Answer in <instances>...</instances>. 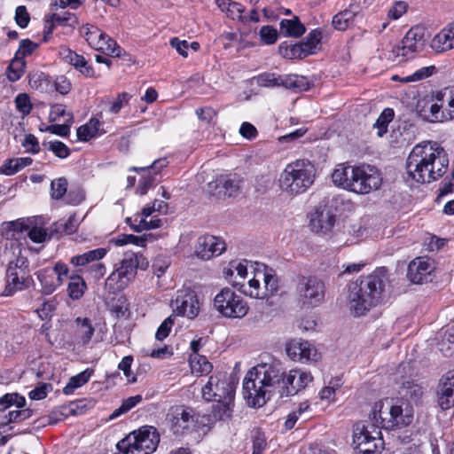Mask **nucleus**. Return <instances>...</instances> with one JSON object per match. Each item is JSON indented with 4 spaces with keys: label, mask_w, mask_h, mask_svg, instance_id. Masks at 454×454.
Instances as JSON below:
<instances>
[{
    "label": "nucleus",
    "mask_w": 454,
    "mask_h": 454,
    "mask_svg": "<svg viewBox=\"0 0 454 454\" xmlns=\"http://www.w3.org/2000/svg\"><path fill=\"white\" fill-rule=\"evenodd\" d=\"M91 372L85 370L75 376L70 378L68 383L63 388L65 395H71L74 391L87 383L90 378Z\"/></svg>",
    "instance_id": "44"
},
{
    "label": "nucleus",
    "mask_w": 454,
    "mask_h": 454,
    "mask_svg": "<svg viewBox=\"0 0 454 454\" xmlns=\"http://www.w3.org/2000/svg\"><path fill=\"white\" fill-rule=\"evenodd\" d=\"M287 356L294 362L301 364L317 363L321 354L311 342L302 339H294L286 345Z\"/></svg>",
    "instance_id": "19"
},
{
    "label": "nucleus",
    "mask_w": 454,
    "mask_h": 454,
    "mask_svg": "<svg viewBox=\"0 0 454 454\" xmlns=\"http://www.w3.org/2000/svg\"><path fill=\"white\" fill-rule=\"evenodd\" d=\"M215 3L221 11L225 12L231 20L247 22V17L243 15L245 8L242 4L231 0H215Z\"/></svg>",
    "instance_id": "34"
},
{
    "label": "nucleus",
    "mask_w": 454,
    "mask_h": 454,
    "mask_svg": "<svg viewBox=\"0 0 454 454\" xmlns=\"http://www.w3.org/2000/svg\"><path fill=\"white\" fill-rule=\"evenodd\" d=\"M236 382L226 372H217L209 377L202 387V397L207 402L231 400L235 396Z\"/></svg>",
    "instance_id": "12"
},
{
    "label": "nucleus",
    "mask_w": 454,
    "mask_h": 454,
    "mask_svg": "<svg viewBox=\"0 0 454 454\" xmlns=\"http://www.w3.org/2000/svg\"><path fill=\"white\" fill-rule=\"evenodd\" d=\"M215 188L222 187L228 196L234 195L240 184V179L236 175H224L218 176L215 181Z\"/></svg>",
    "instance_id": "37"
},
{
    "label": "nucleus",
    "mask_w": 454,
    "mask_h": 454,
    "mask_svg": "<svg viewBox=\"0 0 454 454\" xmlns=\"http://www.w3.org/2000/svg\"><path fill=\"white\" fill-rule=\"evenodd\" d=\"M313 377L300 369L284 373L279 362L262 364L249 371L243 381V395L248 405L262 407L276 393L280 397L297 394L305 388Z\"/></svg>",
    "instance_id": "1"
},
{
    "label": "nucleus",
    "mask_w": 454,
    "mask_h": 454,
    "mask_svg": "<svg viewBox=\"0 0 454 454\" xmlns=\"http://www.w3.org/2000/svg\"><path fill=\"white\" fill-rule=\"evenodd\" d=\"M425 30L420 27H411L394 47L392 52L398 62L412 59L415 54L421 51L425 46Z\"/></svg>",
    "instance_id": "15"
},
{
    "label": "nucleus",
    "mask_w": 454,
    "mask_h": 454,
    "mask_svg": "<svg viewBox=\"0 0 454 454\" xmlns=\"http://www.w3.org/2000/svg\"><path fill=\"white\" fill-rule=\"evenodd\" d=\"M321 38V32L317 30H313L307 35L305 41L302 43L303 44H306L307 48L310 49L311 54H314L316 53L318 48V44L320 43Z\"/></svg>",
    "instance_id": "60"
},
{
    "label": "nucleus",
    "mask_w": 454,
    "mask_h": 454,
    "mask_svg": "<svg viewBox=\"0 0 454 454\" xmlns=\"http://www.w3.org/2000/svg\"><path fill=\"white\" fill-rule=\"evenodd\" d=\"M59 54L67 63L73 66L86 77H93L95 75L93 67L88 64L82 55L77 54L75 51L67 47H62L59 51Z\"/></svg>",
    "instance_id": "31"
},
{
    "label": "nucleus",
    "mask_w": 454,
    "mask_h": 454,
    "mask_svg": "<svg viewBox=\"0 0 454 454\" xmlns=\"http://www.w3.org/2000/svg\"><path fill=\"white\" fill-rule=\"evenodd\" d=\"M434 70L435 67L434 66L421 67L420 69L414 72L412 74L402 78V82H411L423 80L432 75Z\"/></svg>",
    "instance_id": "53"
},
{
    "label": "nucleus",
    "mask_w": 454,
    "mask_h": 454,
    "mask_svg": "<svg viewBox=\"0 0 454 454\" xmlns=\"http://www.w3.org/2000/svg\"><path fill=\"white\" fill-rule=\"evenodd\" d=\"M431 49L436 53L454 49V21L442 28L430 42Z\"/></svg>",
    "instance_id": "28"
},
{
    "label": "nucleus",
    "mask_w": 454,
    "mask_h": 454,
    "mask_svg": "<svg viewBox=\"0 0 454 454\" xmlns=\"http://www.w3.org/2000/svg\"><path fill=\"white\" fill-rule=\"evenodd\" d=\"M173 325H174L173 317L169 316L159 326V328L155 333V338L158 340H163L165 338H167L168 336Z\"/></svg>",
    "instance_id": "62"
},
{
    "label": "nucleus",
    "mask_w": 454,
    "mask_h": 454,
    "mask_svg": "<svg viewBox=\"0 0 454 454\" xmlns=\"http://www.w3.org/2000/svg\"><path fill=\"white\" fill-rule=\"evenodd\" d=\"M106 254L105 248H96L93 250L87 251L82 254L74 255L70 259V262L74 266L86 268L91 263L102 259Z\"/></svg>",
    "instance_id": "32"
},
{
    "label": "nucleus",
    "mask_w": 454,
    "mask_h": 454,
    "mask_svg": "<svg viewBox=\"0 0 454 454\" xmlns=\"http://www.w3.org/2000/svg\"><path fill=\"white\" fill-rule=\"evenodd\" d=\"M113 243L116 246H124L127 244H134L137 247H145L146 238L143 236H135L133 234H122L113 239Z\"/></svg>",
    "instance_id": "47"
},
{
    "label": "nucleus",
    "mask_w": 454,
    "mask_h": 454,
    "mask_svg": "<svg viewBox=\"0 0 454 454\" xmlns=\"http://www.w3.org/2000/svg\"><path fill=\"white\" fill-rule=\"evenodd\" d=\"M225 248V243L221 239L215 236H202L197 240L195 254L202 260H208L220 255Z\"/></svg>",
    "instance_id": "23"
},
{
    "label": "nucleus",
    "mask_w": 454,
    "mask_h": 454,
    "mask_svg": "<svg viewBox=\"0 0 454 454\" xmlns=\"http://www.w3.org/2000/svg\"><path fill=\"white\" fill-rule=\"evenodd\" d=\"M15 21L19 27L25 28L27 27L30 21L29 13L27 11L26 6L20 5L15 11Z\"/></svg>",
    "instance_id": "63"
},
{
    "label": "nucleus",
    "mask_w": 454,
    "mask_h": 454,
    "mask_svg": "<svg viewBox=\"0 0 454 454\" xmlns=\"http://www.w3.org/2000/svg\"><path fill=\"white\" fill-rule=\"evenodd\" d=\"M174 312L178 316L189 319L195 318L200 310V303L197 294L190 289L178 292L176 300L172 302Z\"/></svg>",
    "instance_id": "22"
},
{
    "label": "nucleus",
    "mask_w": 454,
    "mask_h": 454,
    "mask_svg": "<svg viewBox=\"0 0 454 454\" xmlns=\"http://www.w3.org/2000/svg\"><path fill=\"white\" fill-rule=\"evenodd\" d=\"M49 150L52 152L57 157L60 159H66L70 154V150L66 144L61 141H51L49 142Z\"/></svg>",
    "instance_id": "55"
},
{
    "label": "nucleus",
    "mask_w": 454,
    "mask_h": 454,
    "mask_svg": "<svg viewBox=\"0 0 454 454\" xmlns=\"http://www.w3.org/2000/svg\"><path fill=\"white\" fill-rule=\"evenodd\" d=\"M81 33L88 43L96 51L112 56L120 57L122 49L108 35L102 32L98 27L86 24L81 28Z\"/></svg>",
    "instance_id": "16"
},
{
    "label": "nucleus",
    "mask_w": 454,
    "mask_h": 454,
    "mask_svg": "<svg viewBox=\"0 0 454 454\" xmlns=\"http://www.w3.org/2000/svg\"><path fill=\"white\" fill-rule=\"evenodd\" d=\"M195 113L200 121L208 125L215 124L217 112L214 108L210 106H205L196 109Z\"/></svg>",
    "instance_id": "51"
},
{
    "label": "nucleus",
    "mask_w": 454,
    "mask_h": 454,
    "mask_svg": "<svg viewBox=\"0 0 454 454\" xmlns=\"http://www.w3.org/2000/svg\"><path fill=\"white\" fill-rule=\"evenodd\" d=\"M26 61L14 55L8 68L7 77L12 82L18 81L25 72Z\"/></svg>",
    "instance_id": "45"
},
{
    "label": "nucleus",
    "mask_w": 454,
    "mask_h": 454,
    "mask_svg": "<svg viewBox=\"0 0 454 454\" xmlns=\"http://www.w3.org/2000/svg\"><path fill=\"white\" fill-rule=\"evenodd\" d=\"M168 162L166 159H158L155 160L152 165L145 167V168H131L130 170L143 172L141 176V179L139 181L137 186V192L140 195H145L148 189L155 182L154 176L160 173V171L167 166Z\"/></svg>",
    "instance_id": "27"
},
{
    "label": "nucleus",
    "mask_w": 454,
    "mask_h": 454,
    "mask_svg": "<svg viewBox=\"0 0 454 454\" xmlns=\"http://www.w3.org/2000/svg\"><path fill=\"white\" fill-rule=\"evenodd\" d=\"M165 420L173 434L184 436L196 430L198 416L192 407L176 404L169 407Z\"/></svg>",
    "instance_id": "10"
},
{
    "label": "nucleus",
    "mask_w": 454,
    "mask_h": 454,
    "mask_svg": "<svg viewBox=\"0 0 454 454\" xmlns=\"http://www.w3.org/2000/svg\"><path fill=\"white\" fill-rule=\"evenodd\" d=\"M325 289V283L318 278L301 276L298 278L296 294L303 306L314 307L324 300Z\"/></svg>",
    "instance_id": "14"
},
{
    "label": "nucleus",
    "mask_w": 454,
    "mask_h": 454,
    "mask_svg": "<svg viewBox=\"0 0 454 454\" xmlns=\"http://www.w3.org/2000/svg\"><path fill=\"white\" fill-rule=\"evenodd\" d=\"M67 180L65 177H59L51 184V196L53 200H60L67 192Z\"/></svg>",
    "instance_id": "48"
},
{
    "label": "nucleus",
    "mask_w": 454,
    "mask_h": 454,
    "mask_svg": "<svg viewBox=\"0 0 454 454\" xmlns=\"http://www.w3.org/2000/svg\"><path fill=\"white\" fill-rule=\"evenodd\" d=\"M279 52L286 59H303L311 54L309 48H307L303 43L292 45L281 43L279 45Z\"/></svg>",
    "instance_id": "35"
},
{
    "label": "nucleus",
    "mask_w": 454,
    "mask_h": 454,
    "mask_svg": "<svg viewBox=\"0 0 454 454\" xmlns=\"http://www.w3.org/2000/svg\"><path fill=\"white\" fill-rule=\"evenodd\" d=\"M449 166L445 150L436 142L424 141L410 153L406 170L409 177L419 184H429L442 177Z\"/></svg>",
    "instance_id": "2"
},
{
    "label": "nucleus",
    "mask_w": 454,
    "mask_h": 454,
    "mask_svg": "<svg viewBox=\"0 0 454 454\" xmlns=\"http://www.w3.org/2000/svg\"><path fill=\"white\" fill-rule=\"evenodd\" d=\"M68 268L66 264L58 262L53 268H45L36 272L37 279L41 284L43 294H51L57 287L63 283V278L67 277Z\"/></svg>",
    "instance_id": "20"
},
{
    "label": "nucleus",
    "mask_w": 454,
    "mask_h": 454,
    "mask_svg": "<svg viewBox=\"0 0 454 454\" xmlns=\"http://www.w3.org/2000/svg\"><path fill=\"white\" fill-rule=\"evenodd\" d=\"M190 365L192 372L198 376L208 374L213 369L212 364L207 359V357L199 354L191 355Z\"/></svg>",
    "instance_id": "41"
},
{
    "label": "nucleus",
    "mask_w": 454,
    "mask_h": 454,
    "mask_svg": "<svg viewBox=\"0 0 454 454\" xmlns=\"http://www.w3.org/2000/svg\"><path fill=\"white\" fill-rule=\"evenodd\" d=\"M56 309V302L54 300L44 301L41 308L37 309L35 312L42 320L49 319L52 317Z\"/></svg>",
    "instance_id": "58"
},
{
    "label": "nucleus",
    "mask_w": 454,
    "mask_h": 454,
    "mask_svg": "<svg viewBox=\"0 0 454 454\" xmlns=\"http://www.w3.org/2000/svg\"><path fill=\"white\" fill-rule=\"evenodd\" d=\"M304 32L305 27L297 17L292 20H282L280 22V33L286 36L299 37Z\"/></svg>",
    "instance_id": "40"
},
{
    "label": "nucleus",
    "mask_w": 454,
    "mask_h": 454,
    "mask_svg": "<svg viewBox=\"0 0 454 454\" xmlns=\"http://www.w3.org/2000/svg\"><path fill=\"white\" fill-rule=\"evenodd\" d=\"M130 98L131 96L127 92L119 93L117 98L112 102L109 112L114 114H118L129 103Z\"/></svg>",
    "instance_id": "59"
},
{
    "label": "nucleus",
    "mask_w": 454,
    "mask_h": 454,
    "mask_svg": "<svg viewBox=\"0 0 454 454\" xmlns=\"http://www.w3.org/2000/svg\"><path fill=\"white\" fill-rule=\"evenodd\" d=\"M454 190V173L446 176L439 187L438 199L451 193Z\"/></svg>",
    "instance_id": "64"
},
{
    "label": "nucleus",
    "mask_w": 454,
    "mask_h": 454,
    "mask_svg": "<svg viewBox=\"0 0 454 454\" xmlns=\"http://www.w3.org/2000/svg\"><path fill=\"white\" fill-rule=\"evenodd\" d=\"M106 271V265L98 261L95 263H91L86 268H81L79 270L81 274H86L87 278H92L94 280H99L105 275Z\"/></svg>",
    "instance_id": "46"
},
{
    "label": "nucleus",
    "mask_w": 454,
    "mask_h": 454,
    "mask_svg": "<svg viewBox=\"0 0 454 454\" xmlns=\"http://www.w3.org/2000/svg\"><path fill=\"white\" fill-rule=\"evenodd\" d=\"M384 403L377 402L374 403L369 415L371 422L376 423L381 428L396 429L407 427L411 424L414 416L412 406L407 403L392 405L387 411H383Z\"/></svg>",
    "instance_id": "6"
},
{
    "label": "nucleus",
    "mask_w": 454,
    "mask_h": 454,
    "mask_svg": "<svg viewBox=\"0 0 454 454\" xmlns=\"http://www.w3.org/2000/svg\"><path fill=\"white\" fill-rule=\"evenodd\" d=\"M14 405L18 410L10 411L7 417L10 423L22 422L33 415V410L24 409L26 398L18 393H7L0 397V411H4Z\"/></svg>",
    "instance_id": "21"
},
{
    "label": "nucleus",
    "mask_w": 454,
    "mask_h": 454,
    "mask_svg": "<svg viewBox=\"0 0 454 454\" xmlns=\"http://www.w3.org/2000/svg\"><path fill=\"white\" fill-rule=\"evenodd\" d=\"M387 273V270L384 267L376 269L370 275L359 278L350 286L349 303L354 316H364L380 301L388 281Z\"/></svg>",
    "instance_id": "4"
},
{
    "label": "nucleus",
    "mask_w": 454,
    "mask_h": 454,
    "mask_svg": "<svg viewBox=\"0 0 454 454\" xmlns=\"http://www.w3.org/2000/svg\"><path fill=\"white\" fill-rule=\"evenodd\" d=\"M403 398L411 403H417L423 395V387L414 381L403 383L400 392Z\"/></svg>",
    "instance_id": "38"
},
{
    "label": "nucleus",
    "mask_w": 454,
    "mask_h": 454,
    "mask_svg": "<svg viewBox=\"0 0 454 454\" xmlns=\"http://www.w3.org/2000/svg\"><path fill=\"white\" fill-rule=\"evenodd\" d=\"M52 22L59 26H72L76 22V17L69 12L54 13Z\"/></svg>",
    "instance_id": "56"
},
{
    "label": "nucleus",
    "mask_w": 454,
    "mask_h": 454,
    "mask_svg": "<svg viewBox=\"0 0 454 454\" xmlns=\"http://www.w3.org/2000/svg\"><path fill=\"white\" fill-rule=\"evenodd\" d=\"M86 290V283L79 275L70 277L67 286V294L73 300L80 299Z\"/></svg>",
    "instance_id": "42"
},
{
    "label": "nucleus",
    "mask_w": 454,
    "mask_h": 454,
    "mask_svg": "<svg viewBox=\"0 0 454 454\" xmlns=\"http://www.w3.org/2000/svg\"><path fill=\"white\" fill-rule=\"evenodd\" d=\"M278 290V280L272 269L264 267L258 270L254 278L248 281V289L243 292L255 299H265L274 295Z\"/></svg>",
    "instance_id": "13"
},
{
    "label": "nucleus",
    "mask_w": 454,
    "mask_h": 454,
    "mask_svg": "<svg viewBox=\"0 0 454 454\" xmlns=\"http://www.w3.org/2000/svg\"><path fill=\"white\" fill-rule=\"evenodd\" d=\"M133 363L132 356H124L121 361L118 364V369L122 371L127 380L130 383L136 381V377L133 375L131 372V364Z\"/></svg>",
    "instance_id": "57"
},
{
    "label": "nucleus",
    "mask_w": 454,
    "mask_h": 454,
    "mask_svg": "<svg viewBox=\"0 0 454 454\" xmlns=\"http://www.w3.org/2000/svg\"><path fill=\"white\" fill-rule=\"evenodd\" d=\"M256 83L262 87H284L286 89L306 90L309 89L305 77L296 74L279 75L273 73H263L256 76Z\"/></svg>",
    "instance_id": "18"
},
{
    "label": "nucleus",
    "mask_w": 454,
    "mask_h": 454,
    "mask_svg": "<svg viewBox=\"0 0 454 454\" xmlns=\"http://www.w3.org/2000/svg\"><path fill=\"white\" fill-rule=\"evenodd\" d=\"M129 283L117 270H114L106 279L105 289L109 294H114L124 290Z\"/></svg>",
    "instance_id": "36"
},
{
    "label": "nucleus",
    "mask_w": 454,
    "mask_h": 454,
    "mask_svg": "<svg viewBox=\"0 0 454 454\" xmlns=\"http://www.w3.org/2000/svg\"><path fill=\"white\" fill-rule=\"evenodd\" d=\"M336 223V208L331 201H321L311 214V230L318 234H328Z\"/></svg>",
    "instance_id": "17"
},
{
    "label": "nucleus",
    "mask_w": 454,
    "mask_h": 454,
    "mask_svg": "<svg viewBox=\"0 0 454 454\" xmlns=\"http://www.w3.org/2000/svg\"><path fill=\"white\" fill-rule=\"evenodd\" d=\"M234 405V399L217 401L212 406L208 422L214 423L219 420H225L231 418Z\"/></svg>",
    "instance_id": "33"
},
{
    "label": "nucleus",
    "mask_w": 454,
    "mask_h": 454,
    "mask_svg": "<svg viewBox=\"0 0 454 454\" xmlns=\"http://www.w3.org/2000/svg\"><path fill=\"white\" fill-rule=\"evenodd\" d=\"M316 169L308 160H296L288 163L279 176L280 189L290 194L305 192L314 183Z\"/></svg>",
    "instance_id": "5"
},
{
    "label": "nucleus",
    "mask_w": 454,
    "mask_h": 454,
    "mask_svg": "<svg viewBox=\"0 0 454 454\" xmlns=\"http://www.w3.org/2000/svg\"><path fill=\"white\" fill-rule=\"evenodd\" d=\"M335 186L359 195H366L380 188L382 176L377 168L369 164L340 163L332 173Z\"/></svg>",
    "instance_id": "3"
},
{
    "label": "nucleus",
    "mask_w": 454,
    "mask_h": 454,
    "mask_svg": "<svg viewBox=\"0 0 454 454\" xmlns=\"http://www.w3.org/2000/svg\"><path fill=\"white\" fill-rule=\"evenodd\" d=\"M214 309L223 317L240 319L247 316L249 306L243 296L231 287H223L215 296Z\"/></svg>",
    "instance_id": "9"
},
{
    "label": "nucleus",
    "mask_w": 454,
    "mask_h": 454,
    "mask_svg": "<svg viewBox=\"0 0 454 454\" xmlns=\"http://www.w3.org/2000/svg\"><path fill=\"white\" fill-rule=\"evenodd\" d=\"M380 427L371 422L366 425L364 422H357L354 426L353 444L363 454H375L382 449L383 440L381 438Z\"/></svg>",
    "instance_id": "11"
},
{
    "label": "nucleus",
    "mask_w": 454,
    "mask_h": 454,
    "mask_svg": "<svg viewBox=\"0 0 454 454\" xmlns=\"http://www.w3.org/2000/svg\"><path fill=\"white\" fill-rule=\"evenodd\" d=\"M436 397L442 410L454 406V372H449L442 377L437 386Z\"/></svg>",
    "instance_id": "26"
},
{
    "label": "nucleus",
    "mask_w": 454,
    "mask_h": 454,
    "mask_svg": "<svg viewBox=\"0 0 454 454\" xmlns=\"http://www.w3.org/2000/svg\"><path fill=\"white\" fill-rule=\"evenodd\" d=\"M38 44L30 39H23L20 42V46L15 52V56L25 59L27 56H30L36 49Z\"/></svg>",
    "instance_id": "52"
},
{
    "label": "nucleus",
    "mask_w": 454,
    "mask_h": 454,
    "mask_svg": "<svg viewBox=\"0 0 454 454\" xmlns=\"http://www.w3.org/2000/svg\"><path fill=\"white\" fill-rule=\"evenodd\" d=\"M73 328L76 344L82 347L88 346L95 333L92 321L88 317H76Z\"/></svg>",
    "instance_id": "29"
},
{
    "label": "nucleus",
    "mask_w": 454,
    "mask_h": 454,
    "mask_svg": "<svg viewBox=\"0 0 454 454\" xmlns=\"http://www.w3.org/2000/svg\"><path fill=\"white\" fill-rule=\"evenodd\" d=\"M33 282L29 261L26 255L18 248L14 259L11 260L5 271L4 294L11 296L16 292L28 288Z\"/></svg>",
    "instance_id": "8"
},
{
    "label": "nucleus",
    "mask_w": 454,
    "mask_h": 454,
    "mask_svg": "<svg viewBox=\"0 0 454 454\" xmlns=\"http://www.w3.org/2000/svg\"><path fill=\"white\" fill-rule=\"evenodd\" d=\"M52 389L51 384L42 383L39 386L35 387L28 393V396L32 400H43L44 399L48 393Z\"/></svg>",
    "instance_id": "61"
},
{
    "label": "nucleus",
    "mask_w": 454,
    "mask_h": 454,
    "mask_svg": "<svg viewBox=\"0 0 454 454\" xmlns=\"http://www.w3.org/2000/svg\"><path fill=\"white\" fill-rule=\"evenodd\" d=\"M148 261L143 254L135 252H126L120 265L115 268L124 278L131 282L137 275V270L146 269Z\"/></svg>",
    "instance_id": "24"
},
{
    "label": "nucleus",
    "mask_w": 454,
    "mask_h": 454,
    "mask_svg": "<svg viewBox=\"0 0 454 454\" xmlns=\"http://www.w3.org/2000/svg\"><path fill=\"white\" fill-rule=\"evenodd\" d=\"M361 6L357 2H352L348 6L333 17V27L339 31H345L350 27L356 17L359 15Z\"/></svg>",
    "instance_id": "30"
},
{
    "label": "nucleus",
    "mask_w": 454,
    "mask_h": 454,
    "mask_svg": "<svg viewBox=\"0 0 454 454\" xmlns=\"http://www.w3.org/2000/svg\"><path fill=\"white\" fill-rule=\"evenodd\" d=\"M28 83L32 89L43 90L47 87L49 81L44 73L33 71L28 74Z\"/></svg>",
    "instance_id": "49"
},
{
    "label": "nucleus",
    "mask_w": 454,
    "mask_h": 454,
    "mask_svg": "<svg viewBox=\"0 0 454 454\" xmlns=\"http://www.w3.org/2000/svg\"><path fill=\"white\" fill-rule=\"evenodd\" d=\"M101 123L98 119L91 118L87 123L77 129V137L80 141H89L99 134Z\"/></svg>",
    "instance_id": "39"
},
{
    "label": "nucleus",
    "mask_w": 454,
    "mask_h": 454,
    "mask_svg": "<svg viewBox=\"0 0 454 454\" xmlns=\"http://www.w3.org/2000/svg\"><path fill=\"white\" fill-rule=\"evenodd\" d=\"M434 270L433 261L427 257H417L408 265L407 277L415 284L427 282Z\"/></svg>",
    "instance_id": "25"
},
{
    "label": "nucleus",
    "mask_w": 454,
    "mask_h": 454,
    "mask_svg": "<svg viewBox=\"0 0 454 454\" xmlns=\"http://www.w3.org/2000/svg\"><path fill=\"white\" fill-rule=\"evenodd\" d=\"M394 115L395 113L392 108H385L381 112L373 125L377 129L378 137H381L387 132L388 124L392 121Z\"/></svg>",
    "instance_id": "43"
},
{
    "label": "nucleus",
    "mask_w": 454,
    "mask_h": 454,
    "mask_svg": "<svg viewBox=\"0 0 454 454\" xmlns=\"http://www.w3.org/2000/svg\"><path fill=\"white\" fill-rule=\"evenodd\" d=\"M160 433L153 426H143L117 443L121 454H152L160 443Z\"/></svg>",
    "instance_id": "7"
},
{
    "label": "nucleus",
    "mask_w": 454,
    "mask_h": 454,
    "mask_svg": "<svg viewBox=\"0 0 454 454\" xmlns=\"http://www.w3.org/2000/svg\"><path fill=\"white\" fill-rule=\"evenodd\" d=\"M60 117H67V122H73V114L70 112H67L66 106L62 104H55L51 106L50 111V121H58Z\"/></svg>",
    "instance_id": "50"
},
{
    "label": "nucleus",
    "mask_w": 454,
    "mask_h": 454,
    "mask_svg": "<svg viewBox=\"0 0 454 454\" xmlns=\"http://www.w3.org/2000/svg\"><path fill=\"white\" fill-rule=\"evenodd\" d=\"M442 106L438 105L437 103H432L429 106V114L427 115V118L430 121H443L445 120H449L446 117V109H442Z\"/></svg>",
    "instance_id": "54"
}]
</instances>
